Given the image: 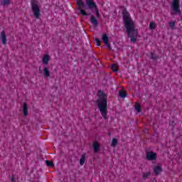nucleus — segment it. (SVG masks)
Wrapping results in <instances>:
<instances>
[{
    "label": "nucleus",
    "mask_w": 182,
    "mask_h": 182,
    "mask_svg": "<svg viewBox=\"0 0 182 182\" xmlns=\"http://www.w3.org/2000/svg\"><path fill=\"white\" fill-rule=\"evenodd\" d=\"M102 41L104 43H105L106 46H107L108 49H110V44H109V37H107V35L104 34L102 36Z\"/></svg>",
    "instance_id": "9d476101"
},
{
    "label": "nucleus",
    "mask_w": 182,
    "mask_h": 182,
    "mask_svg": "<svg viewBox=\"0 0 182 182\" xmlns=\"http://www.w3.org/2000/svg\"><path fill=\"white\" fill-rule=\"evenodd\" d=\"M151 58L152 59H156V55H154L153 54H151Z\"/></svg>",
    "instance_id": "bb28decb"
},
{
    "label": "nucleus",
    "mask_w": 182,
    "mask_h": 182,
    "mask_svg": "<svg viewBox=\"0 0 182 182\" xmlns=\"http://www.w3.org/2000/svg\"><path fill=\"white\" fill-rule=\"evenodd\" d=\"M97 16H99V11H96Z\"/></svg>",
    "instance_id": "c85d7f7f"
},
{
    "label": "nucleus",
    "mask_w": 182,
    "mask_h": 182,
    "mask_svg": "<svg viewBox=\"0 0 182 182\" xmlns=\"http://www.w3.org/2000/svg\"><path fill=\"white\" fill-rule=\"evenodd\" d=\"M43 73L45 77H49V76H50V71L49 70V67H43Z\"/></svg>",
    "instance_id": "9b49d317"
},
{
    "label": "nucleus",
    "mask_w": 182,
    "mask_h": 182,
    "mask_svg": "<svg viewBox=\"0 0 182 182\" xmlns=\"http://www.w3.org/2000/svg\"><path fill=\"white\" fill-rule=\"evenodd\" d=\"M157 159V154L154 152H147L146 154V159L147 160H156Z\"/></svg>",
    "instance_id": "0eeeda50"
},
{
    "label": "nucleus",
    "mask_w": 182,
    "mask_h": 182,
    "mask_svg": "<svg viewBox=\"0 0 182 182\" xmlns=\"http://www.w3.org/2000/svg\"><path fill=\"white\" fill-rule=\"evenodd\" d=\"M0 41L3 45H6L8 40L6 39V33L5 31H1L0 36Z\"/></svg>",
    "instance_id": "423d86ee"
},
{
    "label": "nucleus",
    "mask_w": 182,
    "mask_h": 182,
    "mask_svg": "<svg viewBox=\"0 0 182 182\" xmlns=\"http://www.w3.org/2000/svg\"><path fill=\"white\" fill-rule=\"evenodd\" d=\"M149 176H150V172H146V173H144V178H147V177H149Z\"/></svg>",
    "instance_id": "a878e982"
},
{
    "label": "nucleus",
    "mask_w": 182,
    "mask_h": 182,
    "mask_svg": "<svg viewBox=\"0 0 182 182\" xmlns=\"http://www.w3.org/2000/svg\"><path fill=\"white\" fill-rule=\"evenodd\" d=\"M31 8L34 17L36 19H39L41 18V9H39V2H38V0L31 1Z\"/></svg>",
    "instance_id": "7ed1b4c3"
},
{
    "label": "nucleus",
    "mask_w": 182,
    "mask_h": 182,
    "mask_svg": "<svg viewBox=\"0 0 182 182\" xmlns=\"http://www.w3.org/2000/svg\"><path fill=\"white\" fill-rule=\"evenodd\" d=\"M168 25H169L171 29L173 30V29H175V28H176V22H174V21H171V22L168 23Z\"/></svg>",
    "instance_id": "6ab92c4d"
},
{
    "label": "nucleus",
    "mask_w": 182,
    "mask_h": 182,
    "mask_svg": "<svg viewBox=\"0 0 182 182\" xmlns=\"http://www.w3.org/2000/svg\"><path fill=\"white\" fill-rule=\"evenodd\" d=\"M11 181L15 182V178L14 176L11 177Z\"/></svg>",
    "instance_id": "cd10ccee"
},
{
    "label": "nucleus",
    "mask_w": 182,
    "mask_h": 182,
    "mask_svg": "<svg viewBox=\"0 0 182 182\" xmlns=\"http://www.w3.org/2000/svg\"><path fill=\"white\" fill-rule=\"evenodd\" d=\"M46 163L48 167H53V162L50 161H46Z\"/></svg>",
    "instance_id": "4be33fe9"
},
{
    "label": "nucleus",
    "mask_w": 182,
    "mask_h": 182,
    "mask_svg": "<svg viewBox=\"0 0 182 182\" xmlns=\"http://www.w3.org/2000/svg\"><path fill=\"white\" fill-rule=\"evenodd\" d=\"M77 4L78 9L80 10V14H82L84 16H87V15H89V14H87L83 9V8H85V4L83 3V1L82 0H77Z\"/></svg>",
    "instance_id": "39448f33"
},
{
    "label": "nucleus",
    "mask_w": 182,
    "mask_h": 182,
    "mask_svg": "<svg viewBox=\"0 0 182 182\" xmlns=\"http://www.w3.org/2000/svg\"><path fill=\"white\" fill-rule=\"evenodd\" d=\"M93 149L95 153H97V151L100 150V145L99 144V142H97V141L94 142Z\"/></svg>",
    "instance_id": "f8f14e48"
},
{
    "label": "nucleus",
    "mask_w": 182,
    "mask_h": 182,
    "mask_svg": "<svg viewBox=\"0 0 182 182\" xmlns=\"http://www.w3.org/2000/svg\"><path fill=\"white\" fill-rule=\"evenodd\" d=\"M161 171V166H157L154 168L155 174H159Z\"/></svg>",
    "instance_id": "f3484780"
},
{
    "label": "nucleus",
    "mask_w": 182,
    "mask_h": 182,
    "mask_svg": "<svg viewBox=\"0 0 182 182\" xmlns=\"http://www.w3.org/2000/svg\"><path fill=\"white\" fill-rule=\"evenodd\" d=\"M119 97H122V99H124V97H126L127 95L126 94V91L124 90H119Z\"/></svg>",
    "instance_id": "2eb2a0df"
},
{
    "label": "nucleus",
    "mask_w": 182,
    "mask_h": 182,
    "mask_svg": "<svg viewBox=\"0 0 182 182\" xmlns=\"http://www.w3.org/2000/svg\"><path fill=\"white\" fill-rule=\"evenodd\" d=\"M113 72H117V65L116 64H113L112 66H111Z\"/></svg>",
    "instance_id": "5701e85b"
},
{
    "label": "nucleus",
    "mask_w": 182,
    "mask_h": 182,
    "mask_svg": "<svg viewBox=\"0 0 182 182\" xmlns=\"http://www.w3.org/2000/svg\"><path fill=\"white\" fill-rule=\"evenodd\" d=\"M95 42L97 43V46H100V40L99 38H95Z\"/></svg>",
    "instance_id": "393cba45"
},
{
    "label": "nucleus",
    "mask_w": 182,
    "mask_h": 182,
    "mask_svg": "<svg viewBox=\"0 0 182 182\" xmlns=\"http://www.w3.org/2000/svg\"><path fill=\"white\" fill-rule=\"evenodd\" d=\"M111 146L112 147H116V146H117V140L116 139H112Z\"/></svg>",
    "instance_id": "412c9836"
},
{
    "label": "nucleus",
    "mask_w": 182,
    "mask_h": 182,
    "mask_svg": "<svg viewBox=\"0 0 182 182\" xmlns=\"http://www.w3.org/2000/svg\"><path fill=\"white\" fill-rule=\"evenodd\" d=\"M1 4H2V5H9L10 1H9V0H3Z\"/></svg>",
    "instance_id": "b1692460"
},
{
    "label": "nucleus",
    "mask_w": 182,
    "mask_h": 182,
    "mask_svg": "<svg viewBox=\"0 0 182 182\" xmlns=\"http://www.w3.org/2000/svg\"><path fill=\"white\" fill-rule=\"evenodd\" d=\"M22 112L24 116H28V105H26V103H24V105H23Z\"/></svg>",
    "instance_id": "4468645a"
},
{
    "label": "nucleus",
    "mask_w": 182,
    "mask_h": 182,
    "mask_svg": "<svg viewBox=\"0 0 182 182\" xmlns=\"http://www.w3.org/2000/svg\"><path fill=\"white\" fill-rule=\"evenodd\" d=\"M135 109L138 113H140V112H141V107H140V104H139L138 102L135 104Z\"/></svg>",
    "instance_id": "a211bd4d"
},
{
    "label": "nucleus",
    "mask_w": 182,
    "mask_h": 182,
    "mask_svg": "<svg viewBox=\"0 0 182 182\" xmlns=\"http://www.w3.org/2000/svg\"><path fill=\"white\" fill-rule=\"evenodd\" d=\"M90 22L91 23H92L93 26H97L98 22L95 16H91Z\"/></svg>",
    "instance_id": "ddd939ff"
},
{
    "label": "nucleus",
    "mask_w": 182,
    "mask_h": 182,
    "mask_svg": "<svg viewBox=\"0 0 182 182\" xmlns=\"http://www.w3.org/2000/svg\"><path fill=\"white\" fill-rule=\"evenodd\" d=\"M156 23L154 22H151L149 24V29H156Z\"/></svg>",
    "instance_id": "aec40b11"
},
{
    "label": "nucleus",
    "mask_w": 182,
    "mask_h": 182,
    "mask_svg": "<svg viewBox=\"0 0 182 182\" xmlns=\"http://www.w3.org/2000/svg\"><path fill=\"white\" fill-rule=\"evenodd\" d=\"M50 60V55L48 54L44 55V56L42 58V62L43 65H48Z\"/></svg>",
    "instance_id": "6e6552de"
},
{
    "label": "nucleus",
    "mask_w": 182,
    "mask_h": 182,
    "mask_svg": "<svg viewBox=\"0 0 182 182\" xmlns=\"http://www.w3.org/2000/svg\"><path fill=\"white\" fill-rule=\"evenodd\" d=\"M86 155L83 154L82 155L80 159V166H83L85 164V160Z\"/></svg>",
    "instance_id": "dca6fc26"
},
{
    "label": "nucleus",
    "mask_w": 182,
    "mask_h": 182,
    "mask_svg": "<svg viewBox=\"0 0 182 182\" xmlns=\"http://www.w3.org/2000/svg\"><path fill=\"white\" fill-rule=\"evenodd\" d=\"M122 16L128 36L130 38L131 42L134 43V42L137 41V36H139L137 29H136V24H134V22L132 20V17H130V14L127 12V10L124 9L122 11Z\"/></svg>",
    "instance_id": "f257e3e1"
},
{
    "label": "nucleus",
    "mask_w": 182,
    "mask_h": 182,
    "mask_svg": "<svg viewBox=\"0 0 182 182\" xmlns=\"http://www.w3.org/2000/svg\"><path fill=\"white\" fill-rule=\"evenodd\" d=\"M87 5L90 9H93V8L96 9V3H95L93 0H87Z\"/></svg>",
    "instance_id": "1a4fd4ad"
},
{
    "label": "nucleus",
    "mask_w": 182,
    "mask_h": 182,
    "mask_svg": "<svg viewBox=\"0 0 182 182\" xmlns=\"http://www.w3.org/2000/svg\"><path fill=\"white\" fill-rule=\"evenodd\" d=\"M97 96L99 97L97 101L98 109L102 117L106 119V116H107V96L103 91H99Z\"/></svg>",
    "instance_id": "f03ea898"
},
{
    "label": "nucleus",
    "mask_w": 182,
    "mask_h": 182,
    "mask_svg": "<svg viewBox=\"0 0 182 182\" xmlns=\"http://www.w3.org/2000/svg\"><path fill=\"white\" fill-rule=\"evenodd\" d=\"M171 12L172 15H181V10H180V1L173 0L172 6L171 8Z\"/></svg>",
    "instance_id": "20e7f679"
}]
</instances>
